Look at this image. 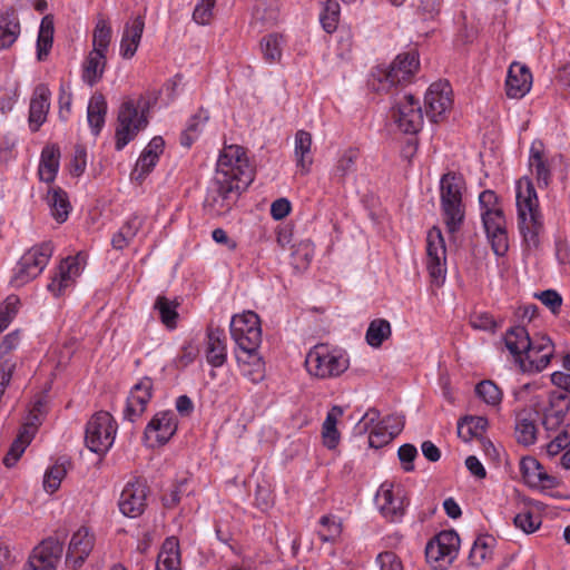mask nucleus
Returning <instances> with one entry per match:
<instances>
[{"label": "nucleus", "mask_w": 570, "mask_h": 570, "mask_svg": "<svg viewBox=\"0 0 570 570\" xmlns=\"http://www.w3.org/2000/svg\"><path fill=\"white\" fill-rule=\"evenodd\" d=\"M144 29H145L144 17L137 16L126 22L122 36L128 38L129 40H131V42L140 43Z\"/></svg>", "instance_id": "obj_59"}, {"label": "nucleus", "mask_w": 570, "mask_h": 570, "mask_svg": "<svg viewBox=\"0 0 570 570\" xmlns=\"http://www.w3.org/2000/svg\"><path fill=\"white\" fill-rule=\"evenodd\" d=\"M312 135L305 130H298L295 134V157L296 165L303 173H307L313 163L311 153Z\"/></svg>", "instance_id": "obj_42"}, {"label": "nucleus", "mask_w": 570, "mask_h": 570, "mask_svg": "<svg viewBox=\"0 0 570 570\" xmlns=\"http://www.w3.org/2000/svg\"><path fill=\"white\" fill-rule=\"evenodd\" d=\"M475 392L479 397L490 405H498L502 399L500 389L492 381L480 382L475 387Z\"/></svg>", "instance_id": "obj_54"}, {"label": "nucleus", "mask_w": 570, "mask_h": 570, "mask_svg": "<svg viewBox=\"0 0 570 570\" xmlns=\"http://www.w3.org/2000/svg\"><path fill=\"white\" fill-rule=\"evenodd\" d=\"M464 189V178L459 174L446 173L440 180L441 210L449 233L458 232L463 224L464 205L462 196Z\"/></svg>", "instance_id": "obj_2"}, {"label": "nucleus", "mask_w": 570, "mask_h": 570, "mask_svg": "<svg viewBox=\"0 0 570 570\" xmlns=\"http://www.w3.org/2000/svg\"><path fill=\"white\" fill-rule=\"evenodd\" d=\"M55 23L53 16L47 14L41 19L37 38V59L45 61L50 53L53 43Z\"/></svg>", "instance_id": "obj_38"}, {"label": "nucleus", "mask_w": 570, "mask_h": 570, "mask_svg": "<svg viewBox=\"0 0 570 570\" xmlns=\"http://www.w3.org/2000/svg\"><path fill=\"white\" fill-rule=\"evenodd\" d=\"M375 503L381 513L391 521H399L405 512V495L401 488L384 482L375 495Z\"/></svg>", "instance_id": "obj_19"}, {"label": "nucleus", "mask_w": 570, "mask_h": 570, "mask_svg": "<svg viewBox=\"0 0 570 570\" xmlns=\"http://www.w3.org/2000/svg\"><path fill=\"white\" fill-rule=\"evenodd\" d=\"M531 338L525 327L521 325L510 327L504 335V344L509 352L512 354L514 360L520 357V353L524 352V348L531 347Z\"/></svg>", "instance_id": "obj_40"}, {"label": "nucleus", "mask_w": 570, "mask_h": 570, "mask_svg": "<svg viewBox=\"0 0 570 570\" xmlns=\"http://www.w3.org/2000/svg\"><path fill=\"white\" fill-rule=\"evenodd\" d=\"M206 361L213 367H220L227 360L226 334L223 328L208 326L206 332Z\"/></svg>", "instance_id": "obj_27"}, {"label": "nucleus", "mask_w": 570, "mask_h": 570, "mask_svg": "<svg viewBox=\"0 0 570 570\" xmlns=\"http://www.w3.org/2000/svg\"><path fill=\"white\" fill-rule=\"evenodd\" d=\"M570 410L568 395L561 392H551L549 394L548 405L539 411L542 415V425L547 431L557 430L564 421Z\"/></svg>", "instance_id": "obj_23"}, {"label": "nucleus", "mask_w": 570, "mask_h": 570, "mask_svg": "<svg viewBox=\"0 0 570 570\" xmlns=\"http://www.w3.org/2000/svg\"><path fill=\"white\" fill-rule=\"evenodd\" d=\"M178 306L179 303L163 295L157 296L154 303V309L158 312L160 322L168 330H175L177 327V321L179 318L177 312Z\"/></svg>", "instance_id": "obj_43"}, {"label": "nucleus", "mask_w": 570, "mask_h": 570, "mask_svg": "<svg viewBox=\"0 0 570 570\" xmlns=\"http://www.w3.org/2000/svg\"><path fill=\"white\" fill-rule=\"evenodd\" d=\"M105 67L106 53L91 50L83 62L82 80L94 86L102 78Z\"/></svg>", "instance_id": "obj_41"}, {"label": "nucleus", "mask_w": 570, "mask_h": 570, "mask_svg": "<svg viewBox=\"0 0 570 570\" xmlns=\"http://www.w3.org/2000/svg\"><path fill=\"white\" fill-rule=\"evenodd\" d=\"M532 75L525 65L512 62L505 79V92L509 98L520 99L531 89Z\"/></svg>", "instance_id": "obj_25"}, {"label": "nucleus", "mask_w": 570, "mask_h": 570, "mask_svg": "<svg viewBox=\"0 0 570 570\" xmlns=\"http://www.w3.org/2000/svg\"><path fill=\"white\" fill-rule=\"evenodd\" d=\"M165 141L163 137L155 136L142 150L140 157L136 163V167L131 173V178L135 180H142L156 166L159 156L163 154Z\"/></svg>", "instance_id": "obj_28"}, {"label": "nucleus", "mask_w": 570, "mask_h": 570, "mask_svg": "<svg viewBox=\"0 0 570 570\" xmlns=\"http://www.w3.org/2000/svg\"><path fill=\"white\" fill-rule=\"evenodd\" d=\"M46 401L38 399L31 410L29 411L18 436L12 442L8 453L3 458V464L7 468L13 466L20 456L26 451L27 446L31 443L36 435L38 428L41 425L45 417Z\"/></svg>", "instance_id": "obj_9"}, {"label": "nucleus", "mask_w": 570, "mask_h": 570, "mask_svg": "<svg viewBox=\"0 0 570 570\" xmlns=\"http://www.w3.org/2000/svg\"><path fill=\"white\" fill-rule=\"evenodd\" d=\"M392 334L391 324L384 318L373 320L366 331L365 340L372 347H380Z\"/></svg>", "instance_id": "obj_45"}, {"label": "nucleus", "mask_w": 570, "mask_h": 570, "mask_svg": "<svg viewBox=\"0 0 570 570\" xmlns=\"http://www.w3.org/2000/svg\"><path fill=\"white\" fill-rule=\"evenodd\" d=\"M153 381L150 377H142L132 386L127 397L124 410V419L135 422L146 411L147 404L151 400Z\"/></svg>", "instance_id": "obj_21"}, {"label": "nucleus", "mask_w": 570, "mask_h": 570, "mask_svg": "<svg viewBox=\"0 0 570 570\" xmlns=\"http://www.w3.org/2000/svg\"><path fill=\"white\" fill-rule=\"evenodd\" d=\"M62 551L63 546L58 539L48 538L33 549L24 570H56Z\"/></svg>", "instance_id": "obj_18"}, {"label": "nucleus", "mask_w": 570, "mask_h": 570, "mask_svg": "<svg viewBox=\"0 0 570 570\" xmlns=\"http://www.w3.org/2000/svg\"><path fill=\"white\" fill-rule=\"evenodd\" d=\"M216 0H198L194 12L193 19L198 24H208L213 18V9Z\"/></svg>", "instance_id": "obj_58"}, {"label": "nucleus", "mask_w": 570, "mask_h": 570, "mask_svg": "<svg viewBox=\"0 0 570 570\" xmlns=\"http://www.w3.org/2000/svg\"><path fill=\"white\" fill-rule=\"evenodd\" d=\"M95 546V537L88 528L81 527L71 537L67 556L66 563L77 569L88 558Z\"/></svg>", "instance_id": "obj_22"}, {"label": "nucleus", "mask_w": 570, "mask_h": 570, "mask_svg": "<svg viewBox=\"0 0 570 570\" xmlns=\"http://www.w3.org/2000/svg\"><path fill=\"white\" fill-rule=\"evenodd\" d=\"M144 224V218L139 215H131L120 229L112 236L111 245L115 249L122 250L137 236Z\"/></svg>", "instance_id": "obj_39"}, {"label": "nucleus", "mask_w": 570, "mask_h": 570, "mask_svg": "<svg viewBox=\"0 0 570 570\" xmlns=\"http://www.w3.org/2000/svg\"><path fill=\"white\" fill-rule=\"evenodd\" d=\"M391 117L404 134L414 135L423 126L420 101L410 92L397 90L393 97Z\"/></svg>", "instance_id": "obj_8"}, {"label": "nucleus", "mask_w": 570, "mask_h": 570, "mask_svg": "<svg viewBox=\"0 0 570 570\" xmlns=\"http://www.w3.org/2000/svg\"><path fill=\"white\" fill-rule=\"evenodd\" d=\"M117 428V422L109 412L95 413L86 424L87 448L97 454L107 453L115 442Z\"/></svg>", "instance_id": "obj_7"}, {"label": "nucleus", "mask_w": 570, "mask_h": 570, "mask_svg": "<svg viewBox=\"0 0 570 570\" xmlns=\"http://www.w3.org/2000/svg\"><path fill=\"white\" fill-rule=\"evenodd\" d=\"M156 570H181L179 542L175 537L167 538L158 554Z\"/></svg>", "instance_id": "obj_36"}, {"label": "nucleus", "mask_w": 570, "mask_h": 570, "mask_svg": "<svg viewBox=\"0 0 570 570\" xmlns=\"http://www.w3.org/2000/svg\"><path fill=\"white\" fill-rule=\"evenodd\" d=\"M107 101L102 94H94L87 107V121L94 136H98L106 122Z\"/></svg>", "instance_id": "obj_34"}, {"label": "nucleus", "mask_w": 570, "mask_h": 570, "mask_svg": "<svg viewBox=\"0 0 570 570\" xmlns=\"http://www.w3.org/2000/svg\"><path fill=\"white\" fill-rule=\"evenodd\" d=\"M515 200L522 246L528 253L535 252L540 246L544 226L538 195L529 177H522L517 181Z\"/></svg>", "instance_id": "obj_1"}, {"label": "nucleus", "mask_w": 570, "mask_h": 570, "mask_svg": "<svg viewBox=\"0 0 570 570\" xmlns=\"http://www.w3.org/2000/svg\"><path fill=\"white\" fill-rule=\"evenodd\" d=\"M350 365L345 352L331 348L325 344L314 346L306 355L305 366L308 373L318 379L340 376Z\"/></svg>", "instance_id": "obj_5"}, {"label": "nucleus", "mask_w": 570, "mask_h": 570, "mask_svg": "<svg viewBox=\"0 0 570 570\" xmlns=\"http://www.w3.org/2000/svg\"><path fill=\"white\" fill-rule=\"evenodd\" d=\"M341 7L336 0H324L320 21L327 33H333L338 26Z\"/></svg>", "instance_id": "obj_47"}, {"label": "nucleus", "mask_w": 570, "mask_h": 570, "mask_svg": "<svg viewBox=\"0 0 570 570\" xmlns=\"http://www.w3.org/2000/svg\"><path fill=\"white\" fill-rule=\"evenodd\" d=\"M208 118L209 116L207 111L200 110L188 120L186 129L183 131L180 137V144L184 147H190L193 142L199 137Z\"/></svg>", "instance_id": "obj_44"}, {"label": "nucleus", "mask_w": 570, "mask_h": 570, "mask_svg": "<svg viewBox=\"0 0 570 570\" xmlns=\"http://www.w3.org/2000/svg\"><path fill=\"white\" fill-rule=\"evenodd\" d=\"M20 299L16 295H9L3 303L0 304V333L3 332L13 317L17 315Z\"/></svg>", "instance_id": "obj_52"}, {"label": "nucleus", "mask_w": 570, "mask_h": 570, "mask_svg": "<svg viewBox=\"0 0 570 570\" xmlns=\"http://www.w3.org/2000/svg\"><path fill=\"white\" fill-rule=\"evenodd\" d=\"M488 428V420L483 416H469L463 419L458 424V434L464 441H469L471 438L482 436Z\"/></svg>", "instance_id": "obj_46"}, {"label": "nucleus", "mask_w": 570, "mask_h": 570, "mask_svg": "<svg viewBox=\"0 0 570 570\" xmlns=\"http://www.w3.org/2000/svg\"><path fill=\"white\" fill-rule=\"evenodd\" d=\"M393 440L391 433H389L381 422H379L368 434V444L371 448L380 449L386 444H389Z\"/></svg>", "instance_id": "obj_60"}, {"label": "nucleus", "mask_w": 570, "mask_h": 570, "mask_svg": "<svg viewBox=\"0 0 570 570\" xmlns=\"http://www.w3.org/2000/svg\"><path fill=\"white\" fill-rule=\"evenodd\" d=\"M535 297L541 301L553 314H557L562 305L561 295L554 289H547L540 294H535Z\"/></svg>", "instance_id": "obj_61"}, {"label": "nucleus", "mask_w": 570, "mask_h": 570, "mask_svg": "<svg viewBox=\"0 0 570 570\" xmlns=\"http://www.w3.org/2000/svg\"><path fill=\"white\" fill-rule=\"evenodd\" d=\"M419 55L415 51L400 53L391 63L389 70L373 73L371 86L376 91H390L392 87L410 81L419 69Z\"/></svg>", "instance_id": "obj_6"}, {"label": "nucleus", "mask_w": 570, "mask_h": 570, "mask_svg": "<svg viewBox=\"0 0 570 570\" xmlns=\"http://www.w3.org/2000/svg\"><path fill=\"white\" fill-rule=\"evenodd\" d=\"M481 218L493 253L504 256L509 249V238L503 210L482 212Z\"/></svg>", "instance_id": "obj_16"}, {"label": "nucleus", "mask_w": 570, "mask_h": 570, "mask_svg": "<svg viewBox=\"0 0 570 570\" xmlns=\"http://www.w3.org/2000/svg\"><path fill=\"white\" fill-rule=\"evenodd\" d=\"M148 101L144 97L137 100L128 99L122 102L117 117V127L115 134V147L117 150L124 149L138 132L146 128L148 120L146 111Z\"/></svg>", "instance_id": "obj_4"}, {"label": "nucleus", "mask_w": 570, "mask_h": 570, "mask_svg": "<svg viewBox=\"0 0 570 570\" xmlns=\"http://www.w3.org/2000/svg\"><path fill=\"white\" fill-rule=\"evenodd\" d=\"M460 538L454 530L440 532L425 548L426 560L436 570H445L456 558Z\"/></svg>", "instance_id": "obj_13"}, {"label": "nucleus", "mask_w": 570, "mask_h": 570, "mask_svg": "<svg viewBox=\"0 0 570 570\" xmlns=\"http://www.w3.org/2000/svg\"><path fill=\"white\" fill-rule=\"evenodd\" d=\"M539 411L523 409L515 417V438L520 444L532 445L537 441Z\"/></svg>", "instance_id": "obj_31"}, {"label": "nucleus", "mask_w": 570, "mask_h": 570, "mask_svg": "<svg viewBox=\"0 0 570 570\" xmlns=\"http://www.w3.org/2000/svg\"><path fill=\"white\" fill-rule=\"evenodd\" d=\"M320 524L323 529L318 531V537L323 542L334 541L341 534V523L334 517H322Z\"/></svg>", "instance_id": "obj_56"}, {"label": "nucleus", "mask_w": 570, "mask_h": 570, "mask_svg": "<svg viewBox=\"0 0 570 570\" xmlns=\"http://www.w3.org/2000/svg\"><path fill=\"white\" fill-rule=\"evenodd\" d=\"M176 415L171 411L159 412L154 415L145 430L146 438L155 436L157 442L166 443L176 432Z\"/></svg>", "instance_id": "obj_29"}, {"label": "nucleus", "mask_w": 570, "mask_h": 570, "mask_svg": "<svg viewBox=\"0 0 570 570\" xmlns=\"http://www.w3.org/2000/svg\"><path fill=\"white\" fill-rule=\"evenodd\" d=\"M397 455L404 471L410 472L414 470L413 461L417 455V450L414 445L409 443L401 445Z\"/></svg>", "instance_id": "obj_63"}, {"label": "nucleus", "mask_w": 570, "mask_h": 570, "mask_svg": "<svg viewBox=\"0 0 570 570\" xmlns=\"http://www.w3.org/2000/svg\"><path fill=\"white\" fill-rule=\"evenodd\" d=\"M314 257V246L309 242H301L292 253V266L298 271H305Z\"/></svg>", "instance_id": "obj_49"}, {"label": "nucleus", "mask_w": 570, "mask_h": 570, "mask_svg": "<svg viewBox=\"0 0 570 570\" xmlns=\"http://www.w3.org/2000/svg\"><path fill=\"white\" fill-rule=\"evenodd\" d=\"M214 178L247 188L254 180V169L243 147L226 146L220 153Z\"/></svg>", "instance_id": "obj_3"}, {"label": "nucleus", "mask_w": 570, "mask_h": 570, "mask_svg": "<svg viewBox=\"0 0 570 570\" xmlns=\"http://www.w3.org/2000/svg\"><path fill=\"white\" fill-rule=\"evenodd\" d=\"M46 203L50 208L52 217L58 223L67 220L71 205L67 193L60 187H50L47 191Z\"/></svg>", "instance_id": "obj_35"}, {"label": "nucleus", "mask_w": 570, "mask_h": 570, "mask_svg": "<svg viewBox=\"0 0 570 570\" xmlns=\"http://www.w3.org/2000/svg\"><path fill=\"white\" fill-rule=\"evenodd\" d=\"M491 537H479L470 551L469 562L473 567L482 564L491 554Z\"/></svg>", "instance_id": "obj_51"}, {"label": "nucleus", "mask_w": 570, "mask_h": 570, "mask_svg": "<svg viewBox=\"0 0 570 570\" xmlns=\"http://www.w3.org/2000/svg\"><path fill=\"white\" fill-rule=\"evenodd\" d=\"M358 158V150L350 148L345 150L338 158L334 168V178L343 181L348 175L356 170V160Z\"/></svg>", "instance_id": "obj_48"}, {"label": "nucleus", "mask_w": 570, "mask_h": 570, "mask_svg": "<svg viewBox=\"0 0 570 570\" xmlns=\"http://www.w3.org/2000/svg\"><path fill=\"white\" fill-rule=\"evenodd\" d=\"M237 184L220 181L213 178L204 202L205 209L213 216H222L230 212L237 203L240 194L245 190Z\"/></svg>", "instance_id": "obj_12"}, {"label": "nucleus", "mask_w": 570, "mask_h": 570, "mask_svg": "<svg viewBox=\"0 0 570 570\" xmlns=\"http://www.w3.org/2000/svg\"><path fill=\"white\" fill-rule=\"evenodd\" d=\"M50 90L45 85L35 88L29 107V126L32 131H37L46 121L50 107Z\"/></svg>", "instance_id": "obj_30"}, {"label": "nucleus", "mask_w": 570, "mask_h": 570, "mask_svg": "<svg viewBox=\"0 0 570 570\" xmlns=\"http://www.w3.org/2000/svg\"><path fill=\"white\" fill-rule=\"evenodd\" d=\"M111 28L105 19H99L92 33V50L106 53L111 40Z\"/></svg>", "instance_id": "obj_50"}, {"label": "nucleus", "mask_w": 570, "mask_h": 570, "mask_svg": "<svg viewBox=\"0 0 570 570\" xmlns=\"http://www.w3.org/2000/svg\"><path fill=\"white\" fill-rule=\"evenodd\" d=\"M446 248L439 227H432L426 236V269L435 285L443 284L446 275Z\"/></svg>", "instance_id": "obj_15"}, {"label": "nucleus", "mask_w": 570, "mask_h": 570, "mask_svg": "<svg viewBox=\"0 0 570 570\" xmlns=\"http://www.w3.org/2000/svg\"><path fill=\"white\" fill-rule=\"evenodd\" d=\"M529 167L535 176L539 187H548L551 181V169L547 158L543 155V145L541 141H533L530 148Z\"/></svg>", "instance_id": "obj_32"}, {"label": "nucleus", "mask_w": 570, "mask_h": 570, "mask_svg": "<svg viewBox=\"0 0 570 570\" xmlns=\"http://www.w3.org/2000/svg\"><path fill=\"white\" fill-rule=\"evenodd\" d=\"M148 487L144 481L128 482L119 498L120 512L129 518L139 517L147 507Z\"/></svg>", "instance_id": "obj_20"}, {"label": "nucleus", "mask_w": 570, "mask_h": 570, "mask_svg": "<svg viewBox=\"0 0 570 570\" xmlns=\"http://www.w3.org/2000/svg\"><path fill=\"white\" fill-rule=\"evenodd\" d=\"M230 335L240 350L249 355L254 354L262 343V328L258 315L249 311L233 316L230 321Z\"/></svg>", "instance_id": "obj_11"}, {"label": "nucleus", "mask_w": 570, "mask_h": 570, "mask_svg": "<svg viewBox=\"0 0 570 570\" xmlns=\"http://www.w3.org/2000/svg\"><path fill=\"white\" fill-rule=\"evenodd\" d=\"M261 48L265 60L268 62L278 61L282 56L281 37L277 35H268L264 37L261 42Z\"/></svg>", "instance_id": "obj_55"}, {"label": "nucleus", "mask_w": 570, "mask_h": 570, "mask_svg": "<svg viewBox=\"0 0 570 570\" xmlns=\"http://www.w3.org/2000/svg\"><path fill=\"white\" fill-rule=\"evenodd\" d=\"M59 148L47 146L42 149L38 174L40 180L52 183L59 169Z\"/></svg>", "instance_id": "obj_37"}, {"label": "nucleus", "mask_w": 570, "mask_h": 570, "mask_svg": "<svg viewBox=\"0 0 570 570\" xmlns=\"http://www.w3.org/2000/svg\"><path fill=\"white\" fill-rule=\"evenodd\" d=\"M520 471L524 482L532 488L551 489L559 484L558 479L549 475L535 458H522Z\"/></svg>", "instance_id": "obj_26"}, {"label": "nucleus", "mask_w": 570, "mask_h": 570, "mask_svg": "<svg viewBox=\"0 0 570 570\" xmlns=\"http://www.w3.org/2000/svg\"><path fill=\"white\" fill-rule=\"evenodd\" d=\"M66 473L67 470L63 463H56L50 469H48L43 478L45 490L50 493L57 491Z\"/></svg>", "instance_id": "obj_53"}, {"label": "nucleus", "mask_w": 570, "mask_h": 570, "mask_svg": "<svg viewBox=\"0 0 570 570\" xmlns=\"http://www.w3.org/2000/svg\"><path fill=\"white\" fill-rule=\"evenodd\" d=\"M187 479H184L176 483L173 489L165 493L163 497V502L166 508L176 507L181 499V495L186 492Z\"/></svg>", "instance_id": "obj_62"}, {"label": "nucleus", "mask_w": 570, "mask_h": 570, "mask_svg": "<svg viewBox=\"0 0 570 570\" xmlns=\"http://www.w3.org/2000/svg\"><path fill=\"white\" fill-rule=\"evenodd\" d=\"M513 522L514 525L521 529L523 532L532 533L539 529L541 524V518L530 511H522L514 517Z\"/></svg>", "instance_id": "obj_57"}, {"label": "nucleus", "mask_w": 570, "mask_h": 570, "mask_svg": "<svg viewBox=\"0 0 570 570\" xmlns=\"http://www.w3.org/2000/svg\"><path fill=\"white\" fill-rule=\"evenodd\" d=\"M554 352L552 341L546 335L533 337L531 347L524 348L514 361L523 373H539L550 363Z\"/></svg>", "instance_id": "obj_14"}, {"label": "nucleus", "mask_w": 570, "mask_h": 570, "mask_svg": "<svg viewBox=\"0 0 570 570\" xmlns=\"http://www.w3.org/2000/svg\"><path fill=\"white\" fill-rule=\"evenodd\" d=\"M20 35L18 13L13 8L0 11V50L8 49Z\"/></svg>", "instance_id": "obj_33"}, {"label": "nucleus", "mask_w": 570, "mask_h": 570, "mask_svg": "<svg viewBox=\"0 0 570 570\" xmlns=\"http://www.w3.org/2000/svg\"><path fill=\"white\" fill-rule=\"evenodd\" d=\"M81 269L79 255L76 257H67L60 263L51 282L47 285L48 291L55 296L61 295L65 289L73 284L76 277L80 275Z\"/></svg>", "instance_id": "obj_24"}, {"label": "nucleus", "mask_w": 570, "mask_h": 570, "mask_svg": "<svg viewBox=\"0 0 570 570\" xmlns=\"http://www.w3.org/2000/svg\"><path fill=\"white\" fill-rule=\"evenodd\" d=\"M426 116L432 122H438L451 109L452 88L449 81L433 82L425 94Z\"/></svg>", "instance_id": "obj_17"}, {"label": "nucleus", "mask_w": 570, "mask_h": 570, "mask_svg": "<svg viewBox=\"0 0 570 570\" xmlns=\"http://www.w3.org/2000/svg\"><path fill=\"white\" fill-rule=\"evenodd\" d=\"M376 561L381 570H403L401 560L394 552H382L377 556Z\"/></svg>", "instance_id": "obj_64"}, {"label": "nucleus", "mask_w": 570, "mask_h": 570, "mask_svg": "<svg viewBox=\"0 0 570 570\" xmlns=\"http://www.w3.org/2000/svg\"><path fill=\"white\" fill-rule=\"evenodd\" d=\"M53 254L51 242H43L31 247L20 258L12 282L16 286H22L38 277L49 263Z\"/></svg>", "instance_id": "obj_10"}]
</instances>
